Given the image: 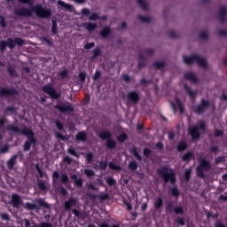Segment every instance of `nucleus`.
<instances>
[{
    "instance_id": "1",
    "label": "nucleus",
    "mask_w": 227,
    "mask_h": 227,
    "mask_svg": "<svg viewBox=\"0 0 227 227\" xmlns=\"http://www.w3.org/2000/svg\"><path fill=\"white\" fill-rule=\"evenodd\" d=\"M33 13H35L39 19H49L52 15V12L42 5V4H36L31 8L20 7L14 10V14L17 17H33Z\"/></svg>"
},
{
    "instance_id": "2",
    "label": "nucleus",
    "mask_w": 227,
    "mask_h": 227,
    "mask_svg": "<svg viewBox=\"0 0 227 227\" xmlns=\"http://www.w3.org/2000/svg\"><path fill=\"white\" fill-rule=\"evenodd\" d=\"M7 130L9 132H15L22 134V136H27V139L23 145L24 152H29L31 150V146H36V137H35V132L27 128H23L20 129L18 126L15 125H8Z\"/></svg>"
},
{
    "instance_id": "3",
    "label": "nucleus",
    "mask_w": 227,
    "mask_h": 227,
    "mask_svg": "<svg viewBox=\"0 0 227 227\" xmlns=\"http://www.w3.org/2000/svg\"><path fill=\"white\" fill-rule=\"evenodd\" d=\"M158 175L161 176L165 184H168V182H170V184H176V174L175 173V170L168 168L167 165L158 168Z\"/></svg>"
},
{
    "instance_id": "4",
    "label": "nucleus",
    "mask_w": 227,
    "mask_h": 227,
    "mask_svg": "<svg viewBox=\"0 0 227 227\" xmlns=\"http://www.w3.org/2000/svg\"><path fill=\"white\" fill-rule=\"evenodd\" d=\"M24 43H26V41L20 37H16L14 39L9 37L7 38V41L0 42V51L1 52H4V51H6V47H9V49L13 50L15 49L16 45L22 47Z\"/></svg>"
},
{
    "instance_id": "5",
    "label": "nucleus",
    "mask_w": 227,
    "mask_h": 227,
    "mask_svg": "<svg viewBox=\"0 0 227 227\" xmlns=\"http://www.w3.org/2000/svg\"><path fill=\"white\" fill-rule=\"evenodd\" d=\"M210 169H212V164H210V161L204 158H200L199 160V166L196 168L197 176L199 178H207L205 171H210Z\"/></svg>"
},
{
    "instance_id": "6",
    "label": "nucleus",
    "mask_w": 227,
    "mask_h": 227,
    "mask_svg": "<svg viewBox=\"0 0 227 227\" xmlns=\"http://www.w3.org/2000/svg\"><path fill=\"white\" fill-rule=\"evenodd\" d=\"M183 61L185 63V65H192V63H197V65H199V67L201 68H207V67H208L207 60L198 55H192L191 57L184 55Z\"/></svg>"
},
{
    "instance_id": "7",
    "label": "nucleus",
    "mask_w": 227,
    "mask_h": 227,
    "mask_svg": "<svg viewBox=\"0 0 227 227\" xmlns=\"http://www.w3.org/2000/svg\"><path fill=\"white\" fill-rule=\"evenodd\" d=\"M200 130H207V124L205 122L202 121L198 125L190 126L188 128V134L192 137L193 141L200 140V137L201 136Z\"/></svg>"
},
{
    "instance_id": "8",
    "label": "nucleus",
    "mask_w": 227,
    "mask_h": 227,
    "mask_svg": "<svg viewBox=\"0 0 227 227\" xmlns=\"http://www.w3.org/2000/svg\"><path fill=\"white\" fill-rule=\"evenodd\" d=\"M35 203L27 202L25 203L24 207L26 208V210H40V207H43V208H47V210L51 208V205H49V203L45 202L42 199H37L35 200Z\"/></svg>"
},
{
    "instance_id": "9",
    "label": "nucleus",
    "mask_w": 227,
    "mask_h": 227,
    "mask_svg": "<svg viewBox=\"0 0 227 227\" xmlns=\"http://www.w3.org/2000/svg\"><path fill=\"white\" fill-rule=\"evenodd\" d=\"M124 98L128 106L130 104H132V106H137L139 100H141V95L136 90H130L125 95Z\"/></svg>"
},
{
    "instance_id": "10",
    "label": "nucleus",
    "mask_w": 227,
    "mask_h": 227,
    "mask_svg": "<svg viewBox=\"0 0 227 227\" xmlns=\"http://www.w3.org/2000/svg\"><path fill=\"white\" fill-rule=\"evenodd\" d=\"M42 91L43 93H46V95H49L51 98H53L54 100H58L61 97V93L58 92L54 87L51 85L46 84L42 87Z\"/></svg>"
},
{
    "instance_id": "11",
    "label": "nucleus",
    "mask_w": 227,
    "mask_h": 227,
    "mask_svg": "<svg viewBox=\"0 0 227 227\" xmlns=\"http://www.w3.org/2000/svg\"><path fill=\"white\" fill-rule=\"evenodd\" d=\"M210 107V102L201 99L200 104L197 105L193 108V112L196 114H204V113Z\"/></svg>"
},
{
    "instance_id": "12",
    "label": "nucleus",
    "mask_w": 227,
    "mask_h": 227,
    "mask_svg": "<svg viewBox=\"0 0 227 227\" xmlns=\"http://www.w3.org/2000/svg\"><path fill=\"white\" fill-rule=\"evenodd\" d=\"M55 108L58 110L59 113H74L75 109L72 106V104L69 102L58 104L55 106Z\"/></svg>"
},
{
    "instance_id": "13",
    "label": "nucleus",
    "mask_w": 227,
    "mask_h": 227,
    "mask_svg": "<svg viewBox=\"0 0 227 227\" xmlns=\"http://www.w3.org/2000/svg\"><path fill=\"white\" fill-rule=\"evenodd\" d=\"M13 95H19V91L15 88H0V97H13Z\"/></svg>"
},
{
    "instance_id": "14",
    "label": "nucleus",
    "mask_w": 227,
    "mask_h": 227,
    "mask_svg": "<svg viewBox=\"0 0 227 227\" xmlns=\"http://www.w3.org/2000/svg\"><path fill=\"white\" fill-rule=\"evenodd\" d=\"M24 224H25V227H53L52 223H47V222L41 223L39 226L37 225L31 226V222H29L27 218L24 219Z\"/></svg>"
},
{
    "instance_id": "15",
    "label": "nucleus",
    "mask_w": 227,
    "mask_h": 227,
    "mask_svg": "<svg viewBox=\"0 0 227 227\" xmlns=\"http://www.w3.org/2000/svg\"><path fill=\"white\" fill-rule=\"evenodd\" d=\"M12 202L14 208H18V207H20V205H22V200H20V195L13 193L12 197Z\"/></svg>"
},
{
    "instance_id": "16",
    "label": "nucleus",
    "mask_w": 227,
    "mask_h": 227,
    "mask_svg": "<svg viewBox=\"0 0 227 227\" xmlns=\"http://www.w3.org/2000/svg\"><path fill=\"white\" fill-rule=\"evenodd\" d=\"M184 79H186V81H190V82H193V84H196V82H198V77H196V74L192 72L185 73Z\"/></svg>"
},
{
    "instance_id": "17",
    "label": "nucleus",
    "mask_w": 227,
    "mask_h": 227,
    "mask_svg": "<svg viewBox=\"0 0 227 227\" xmlns=\"http://www.w3.org/2000/svg\"><path fill=\"white\" fill-rule=\"evenodd\" d=\"M184 90L192 100H196V97L198 96L196 90H192L187 84L184 85Z\"/></svg>"
},
{
    "instance_id": "18",
    "label": "nucleus",
    "mask_w": 227,
    "mask_h": 227,
    "mask_svg": "<svg viewBox=\"0 0 227 227\" xmlns=\"http://www.w3.org/2000/svg\"><path fill=\"white\" fill-rule=\"evenodd\" d=\"M77 205V200L69 199L67 201H65L64 207L67 210H72V207H75Z\"/></svg>"
},
{
    "instance_id": "19",
    "label": "nucleus",
    "mask_w": 227,
    "mask_h": 227,
    "mask_svg": "<svg viewBox=\"0 0 227 227\" xmlns=\"http://www.w3.org/2000/svg\"><path fill=\"white\" fill-rule=\"evenodd\" d=\"M17 159L18 155H12L8 160H7V168L8 169L12 170L17 164Z\"/></svg>"
},
{
    "instance_id": "20",
    "label": "nucleus",
    "mask_w": 227,
    "mask_h": 227,
    "mask_svg": "<svg viewBox=\"0 0 227 227\" xmlns=\"http://www.w3.org/2000/svg\"><path fill=\"white\" fill-rule=\"evenodd\" d=\"M98 136L103 141H108V139L113 137V134H111V132L106 131V130L99 132Z\"/></svg>"
},
{
    "instance_id": "21",
    "label": "nucleus",
    "mask_w": 227,
    "mask_h": 227,
    "mask_svg": "<svg viewBox=\"0 0 227 227\" xmlns=\"http://www.w3.org/2000/svg\"><path fill=\"white\" fill-rule=\"evenodd\" d=\"M76 141H82V143H86V139H88V134L86 131H80L75 136Z\"/></svg>"
},
{
    "instance_id": "22",
    "label": "nucleus",
    "mask_w": 227,
    "mask_h": 227,
    "mask_svg": "<svg viewBox=\"0 0 227 227\" xmlns=\"http://www.w3.org/2000/svg\"><path fill=\"white\" fill-rule=\"evenodd\" d=\"M218 19L221 24H224V20L226 19V7L220 8Z\"/></svg>"
},
{
    "instance_id": "23",
    "label": "nucleus",
    "mask_w": 227,
    "mask_h": 227,
    "mask_svg": "<svg viewBox=\"0 0 227 227\" xmlns=\"http://www.w3.org/2000/svg\"><path fill=\"white\" fill-rule=\"evenodd\" d=\"M71 180H74V184L75 187H82V179L77 178L76 174L71 175Z\"/></svg>"
},
{
    "instance_id": "24",
    "label": "nucleus",
    "mask_w": 227,
    "mask_h": 227,
    "mask_svg": "<svg viewBox=\"0 0 227 227\" xmlns=\"http://www.w3.org/2000/svg\"><path fill=\"white\" fill-rule=\"evenodd\" d=\"M138 59H139V62H138L137 68L138 70H142V68H145V67H146V59H145V56L143 54H140L138 56Z\"/></svg>"
},
{
    "instance_id": "25",
    "label": "nucleus",
    "mask_w": 227,
    "mask_h": 227,
    "mask_svg": "<svg viewBox=\"0 0 227 227\" xmlns=\"http://www.w3.org/2000/svg\"><path fill=\"white\" fill-rule=\"evenodd\" d=\"M99 35L100 36H102V38H107V36L111 35V27H103V29H101V31L99 32Z\"/></svg>"
},
{
    "instance_id": "26",
    "label": "nucleus",
    "mask_w": 227,
    "mask_h": 227,
    "mask_svg": "<svg viewBox=\"0 0 227 227\" xmlns=\"http://www.w3.org/2000/svg\"><path fill=\"white\" fill-rule=\"evenodd\" d=\"M59 6H61V8H65V10H67L68 12H72L74 10V6L70 4H67L61 0L58 1Z\"/></svg>"
},
{
    "instance_id": "27",
    "label": "nucleus",
    "mask_w": 227,
    "mask_h": 227,
    "mask_svg": "<svg viewBox=\"0 0 227 227\" xmlns=\"http://www.w3.org/2000/svg\"><path fill=\"white\" fill-rule=\"evenodd\" d=\"M188 146H189V145H187V142H185V141H180V142L177 144L176 150H177V152H185V150H187Z\"/></svg>"
},
{
    "instance_id": "28",
    "label": "nucleus",
    "mask_w": 227,
    "mask_h": 227,
    "mask_svg": "<svg viewBox=\"0 0 227 227\" xmlns=\"http://www.w3.org/2000/svg\"><path fill=\"white\" fill-rule=\"evenodd\" d=\"M98 56H102V50H100V48H98V47H96L92 51V56L90 57L91 61H93V59H97V58H98Z\"/></svg>"
},
{
    "instance_id": "29",
    "label": "nucleus",
    "mask_w": 227,
    "mask_h": 227,
    "mask_svg": "<svg viewBox=\"0 0 227 227\" xmlns=\"http://www.w3.org/2000/svg\"><path fill=\"white\" fill-rule=\"evenodd\" d=\"M193 157H194V154H192V153L187 152L183 155L182 160L183 162H189L190 160H192Z\"/></svg>"
},
{
    "instance_id": "30",
    "label": "nucleus",
    "mask_w": 227,
    "mask_h": 227,
    "mask_svg": "<svg viewBox=\"0 0 227 227\" xmlns=\"http://www.w3.org/2000/svg\"><path fill=\"white\" fill-rule=\"evenodd\" d=\"M106 147H108L109 150H114V148H116V140L113 139V137L106 140Z\"/></svg>"
},
{
    "instance_id": "31",
    "label": "nucleus",
    "mask_w": 227,
    "mask_h": 227,
    "mask_svg": "<svg viewBox=\"0 0 227 227\" xmlns=\"http://www.w3.org/2000/svg\"><path fill=\"white\" fill-rule=\"evenodd\" d=\"M164 205V201L160 197H159L156 201L154 202V208L155 210H160Z\"/></svg>"
},
{
    "instance_id": "32",
    "label": "nucleus",
    "mask_w": 227,
    "mask_h": 227,
    "mask_svg": "<svg viewBox=\"0 0 227 227\" xmlns=\"http://www.w3.org/2000/svg\"><path fill=\"white\" fill-rule=\"evenodd\" d=\"M169 192L174 198H179L180 197V191L178 190V187L173 186L169 188Z\"/></svg>"
},
{
    "instance_id": "33",
    "label": "nucleus",
    "mask_w": 227,
    "mask_h": 227,
    "mask_svg": "<svg viewBox=\"0 0 227 227\" xmlns=\"http://www.w3.org/2000/svg\"><path fill=\"white\" fill-rule=\"evenodd\" d=\"M130 152L137 160H143V157H141V155H139V153L137 152V147H133Z\"/></svg>"
},
{
    "instance_id": "34",
    "label": "nucleus",
    "mask_w": 227,
    "mask_h": 227,
    "mask_svg": "<svg viewBox=\"0 0 227 227\" xmlns=\"http://www.w3.org/2000/svg\"><path fill=\"white\" fill-rule=\"evenodd\" d=\"M87 31H95L97 29V23H84Z\"/></svg>"
},
{
    "instance_id": "35",
    "label": "nucleus",
    "mask_w": 227,
    "mask_h": 227,
    "mask_svg": "<svg viewBox=\"0 0 227 227\" xmlns=\"http://www.w3.org/2000/svg\"><path fill=\"white\" fill-rule=\"evenodd\" d=\"M175 100H176V104L180 111V114H184V112L185 111V109L184 108V105L182 104V101L178 98H176Z\"/></svg>"
},
{
    "instance_id": "36",
    "label": "nucleus",
    "mask_w": 227,
    "mask_h": 227,
    "mask_svg": "<svg viewBox=\"0 0 227 227\" xmlns=\"http://www.w3.org/2000/svg\"><path fill=\"white\" fill-rule=\"evenodd\" d=\"M59 79H67L68 77V69H64L60 71L58 74Z\"/></svg>"
},
{
    "instance_id": "37",
    "label": "nucleus",
    "mask_w": 227,
    "mask_h": 227,
    "mask_svg": "<svg viewBox=\"0 0 227 227\" xmlns=\"http://www.w3.org/2000/svg\"><path fill=\"white\" fill-rule=\"evenodd\" d=\"M129 139V136L126 133H122L117 137L118 143H125Z\"/></svg>"
},
{
    "instance_id": "38",
    "label": "nucleus",
    "mask_w": 227,
    "mask_h": 227,
    "mask_svg": "<svg viewBox=\"0 0 227 227\" xmlns=\"http://www.w3.org/2000/svg\"><path fill=\"white\" fill-rule=\"evenodd\" d=\"M137 19L138 20H140V22H143L144 24H149V22H152V20L148 16L138 15Z\"/></svg>"
},
{
    "instance_id": "39",
    "label": "nucleus",
    "mask_w": 227,
    "mask_h": 227,
    "mask_svg": "<svg viewBox=\"0 0 227 227\" xmlns=\"http://www.w3.org/2000/svg\"><path fill=\"white\" fill-rule=\"evenodd\" d=\"M108 166L113 171H121V167H120V165H116L114 162H109Z\"/></svg>"
},
{
    "instance_id": "40",
    "label": "nucleus",
    "mask_w": 227,
    "mask_h": 227,
    "mask_svg": "<svg viewBox=\"0 0 227 227\" xmlns=\"http://www.w3.org/2000/svg\"><path fill=\"white\" fill-rule=\"evenodd\" d=\"M7 72L11 75V77H17V71L12 66H8Z\"/></svg>"
},
{
    "instance_id": "41",
    "label": "nucleus",
    "mask_w": 227,
    "mask_h": 227,
    "mask_svg": "<svg viewBox=\"0 0 227 227\" xmlns=\"http://www.w3.org/2000/svg\"><path fill=\"white\" fill-rule=\"evenodd\" d=\"M137 3L145 12L148 10V6L146 5V2H145V0H137Z\"/></svg>"
},
{
    "instance_id": "42",
    "label": "nucleus",
    "mask_w": 227,
    "mask_h": 227,
    "mask_svg": "<svg viewBox=\"0 0 227 227\" xmlns=\"http://www.w3.org/2000/svg\"><path fill=\"white\" fill-rule=\"evenodd\" d=\"M192 173V170H191V168H188L184 171V177L185 182H189V180H191Z\"/></svg>"
},
{
    "instance_id": "43",
    "label": "nucleus",
    "mask_w": 227,
    "mask_h": 227,
    "mask_svg": "<svg viewBox=\"0 0 227 227\" xmlns=\"http://www.w3.org/2000/svg\"><path fill=\"white\" fill-rule=\"evenodd\" d=\"M98 169L100 171H106V169H107V160H101V161H99Z\"/></svg>"
},
{
    "instance_id": "44",
    "label": "nucleus",
    "mask_w": 227,
    "mask_h": 227,
    "mask_svg": "<svg viewBox=\"0 0 227 227\" xmlns=\"http://www.w3.org/2000/svg\"><path fill=\"white\" fill-rule=\"evenodd\" d=\"M51 33L52 35H58V22L56 20H52Z\"/></svg>"
},
{
    "instance_id": "45",
    "label": "nucleus",
    "mask_w": 227,
    "mask_h": 227,
    "mask_svg": "<svg viewBox=\"0 0 227 227\" xmlns=\"http://www.w3.org/2000/svg\"><path fill=\"white\" fill-rule=\"evenodd\" d=\"M128 168L130 171H136V169H137V162L130 161L128 165Z\"/></svg>"
},
{
    "instance_id": "46",
    "label": "nucleus",
    "mask_w": 227,
    "mask_h": 227,
    "mask_svg": "<svg viewBox=\"0 0 227 227\" xmlns=\"http://www.w3.org/2000/svg\"><path fill=\"white\" fill-rule=\"evenodd\" d=\"M153 67L154 68H157V70H162V68L166 67V62H155Z\"/></svg>"
},
{
    "instance_id": "47",
    "label": "nucleus",
    "mask_w": 227,
    "mask_h": 227,
    "mask_svg": "<svg viewBox=\"0 0 227 227\" xmlns=\"http://www.w3.org/2000/svg\"><path fill=\"white\" fill-rule=\"evenodd\" d=\"M37 187L38 189H40V191H47V185H45V183L43 181H38Z\"/></svg>"
},
{
    "instance_id": "48",
    "label": "nucleus",
    "mask_w": 227,
    "mask_h": 227,
    "mask_svg": "<svg viewBox=\"0 0 227 227\" xmlns=\"http://www.w3.org/2000/svg\"><path fill=\"white\" fill-rule=\"evenodd\" d=\"M174 212L176 215H184V207H174Z\"/></svg>"
},
{
    "instance_id": "49",
    "label": "nucleus",
    "mask_w": 227,
    "mask_h": 227,
    "mask_svg": "<svg viewBox=\"0 0 227 227\" xmlns=\"http://www.w3.org/2000/svg\"><path fill=\"white\" fill-rule=\"evenodd\" d=\"M97 198L101 201H105L106 200H109V193H100Z\"/></svg>"
},
{
    "instance_id": "50",
    "label": "nucleus",
    "mask_w": 227,
    "mask_h": 227,
    "mask_svg": "<svg viewBox=\"0 0 227 227\" xmlns=\"http://www.w3.org/2000/svg\"><path fill=\"white\" fill-rule=\"evenodd\" d=\"M61 183L66 185V184H68L70 182V179L68 178V176L67 174H62L60 176Z\"/></svg>"
},
{
    "instance_id": "51",
    "label": "nucleus",
    "mask_w": 227,
    "mask_h": 227,
    "mask_svg": "<svg viewBox=\"0 0 227 227\" xmlns=\"http://www.w3.org/2000/svg\"><path fill=\"white\" fill-rule=\"evenodd\" d=\"M199 38L200 40H208V34L206 31H201L199 33Z\"/></svg>"
},
{
    "instance_id": "52",
    "label": "nucleus",
    "mask_w": 227,
    "mask_h": 227,
    "mask_svg": "<svg viewBox=\"0 0 227 227\" xmlns=\"http://www.w3.org/2000/svg\"><path fill=\"white\" fill-rule=\"evenodd\" d=\"M67 153H69V155H73L74 157H77V159H79V153H77L75 149H74L73 147L68 148Z\"/></svg>"
},
{
    "instance_id": "53",
    "label": "nucleus",
    "mask_w": 227,
    "mask_h": 227,
    "mask_svg": "<svg viewBox=\"0 0 227 227\" xmlns=\"http://www.w3.org/2000/svg\"><path fill=\"white\" fill-rule=\"evenodd\" d=\"M78 79H79L80 82H86V73L80 72L78 74Z\"/></svg>"
},
{
    "instance_id": "54",
    "label": "nucleus",
    "mask_w": 227,
    "mask_h": 227,
    "mask_svg": "<svg viewBox=\"0 0 227 227\" xmlns=\"http://www.w3.org/2000/svg\"><path fill=\"white\" fill-rule=\"evenodd\" d=\"M106 184L110 186L116 185V180L113 176H109L106 178Z\"/></svg>"
},
{
    "instance_id": "55",
    "label": "nucleus",
    "mask_w": 227,
    "mask_h": 227,
    "mask_svg": "<svg viewBox=\"0 0 227 227\" xmlns=\"http://www.w3.org/2000/svg\"><path fill=\"white\" fill-rule=\"evenodd\" d=\"M175 208H173V202H168L166 205V212H168V214H171V212H173Z\"/></svg>"
},
{
    "instance_id": "56",
    "label": "nucleus",
    "mask_w": 227,
    "mask_h": 227,
    "mask_svg": "<svg viewBox=\"0 0 227 227\" xmlns=\"http://www.w3.org/2000/svg\"><path fill=\"white\" fill-rule=\"evenodd\" d=\"M175 223H176V224H178L179 226H185V220L182 217H177L175 220Z\"/></svg>"
},
{
    "instance_id": "57",
    "label": "nucleus",
    "mask_w": 227,
    "mask_h": 227,
    "mask_svg": "<svg viewBox=\"0 0 227 227\" xmlns=\"http://www.w3.org/2000/svg\"><path fill=\"white\" fill-rule=\"evenodd\" d=\"M72 214H74V217L81 219L82 217V213H81L78 209L74 208L72 210Z\"/></svg>"
},
{
    "instance_id": "58",
    "label": "nucleus",
    "mask_w": 227,
    "mask_h": 227,
    "mask_svg": "<svg viewBox=\"0 0 227 227\" xmlns=\"http://www.w3.org/2000/svg\"><path fill=\"white\" fill-rule=\"evenodd\" d=\"M86 160L88 164H91V162H93V153H88L86 154Z\"/></svg>"
},
{
    "instance_id": "59",
    "label": "nucleus",
    "mask_w": 227,
    "mask_h": 227,
    "mask_svg": "<svg viewBox=\"0 0 227 227\" xmlns=\"http://www.w3.org/2000/svg\"><path fill=\"white\" fill-rule=\"evenodd\" d=\"M55 125L59 130H65V126L63 125V123H61V121L56 120Z\"/></svg>"
},
{
    "instance_id": "60",
    "label": "nucleus",
    "mask_w": 227,
    "mask_h": 227,
    "mask_svg": "<svg viewBox=\"0 0 227 227\" xmlns=\"http://www.w3.org/2000/svg\"><path fill=\"white\" fill-rule=\"evenodd\" d=\"M100 20V16L97 12H93L90 17L89 20Z\"/></svg>"
},
{
    "instance_id": "61",
    "label": "nucleus",
    "mask_w": 227,
    "mask_h": 227,
    "mask_svg": "<svg viewBox=\"0 0 227 227\" xmlns=\"http://www.w3.org/2000/svg\"><path fill=\"white\" fill-rule=\"evenodd\" d=\"M59 194H61L62 196H67L68 194V192H67V188L61 186L59 188Z\"/></svg>"
},
{
    "instance_id": "62",
    "label": "nucleus",
    "mask_w": 227,
    "mask_h": 227,
    "mask_svg": "<svg viewBox=\"0 0 227 227\" xmlns=\"http://www.w3.org/2000/svg\"><path fill=\"white\" fill-rule=\"evenodd\" d=\"M52 178H53V184H57L58 179L59 178V173L58 171H54L52 174Z\"/></svg>"
},
{
    "instance_id": "63",
    "label": "nucleus",
    "mask_w": 227,
    "mask_h": 227,
    "mask_svg": "<svg viewBox=\"0 0 227 227\" xmlns=\"http://www.w3.org/2000/svg\"><path fill=\"white\" fill-rule=\"evenodd\" d=\"M84 174L87 176H95V172L90 168H86L84 170Z\"/></svg>"
},
{
    "instance_id": "64",
    "label": "nucleus",
    "mask_w": 227,
    "mask_h": 227,
    "mask_svg": "<svg viewBox=\"0 0 227 227\" xmlns=\"http://www.w3.org/2000/svg\"><path fill=\"white\" fill-rule=\"evenodd\" d=\"M218 36H227V30L226 29H220L217 33Z\"/></svg>"
}]
</instances>
